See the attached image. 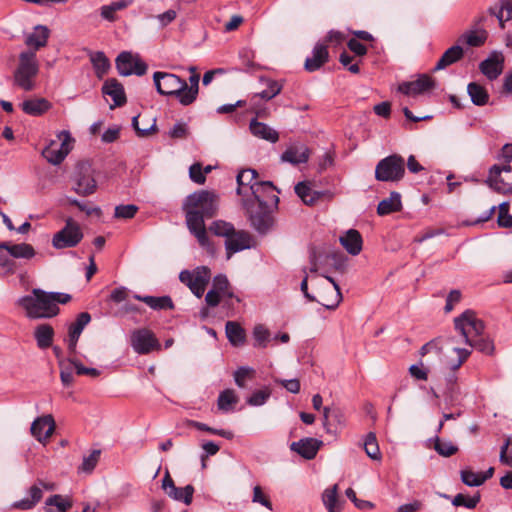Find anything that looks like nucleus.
<instances>
[{"mask_svg":"<svg viewBox=\"0 0 512 512\" xmlns=\"http://www.w3.org/2000/svg\"><path fill=\"white\" fill-rule=\"evenodd\" d=\"M186 223L190 232L202 247L209 245L204 218L213 217L218 210V196L211 191L200 190L186 197L183 204Z\"/></svg>","mask_w":512,"mask_h":512,"instance_id":"1","label":"nucleus"},{"mask_svg":"<svg viewBox=\"0 0 512 512\" xmlns=\"http://www.w3.org/2000/svg\"><path fill=\"white\" fill-rule=\"evenodd\" d=\"M70 299L69 294L34 288L31 294L20 297L17 304L25 310L29 319H49L59 313V303L66 304Z\"/></svg>","mask_w":512,"mask_h":512,"instance_id":"2","label":"nucleus"},{"mask_svg":"<svg viewBox=\"0 0 512 512\" xmlns=\"http://www.w3.org/2000/svg\"><path fill=\"white\" fill-rule=\"evenodd\" d=\"M465 341L461 340V333L437 337L424 344L420 349V355L435 353L440 360L450 369H458L470 356L471 350L462 348Z\"/></svg>","mask_w":512,"mask_h":512,"instance_id":"3","label":"nucleus"},{"mask_svg":"<svg viewBox=\"0 0 512 512\" xmlns=\"http://www.w3.org/2000/svg\"><path fill=\"white\" fill-rule=\"evenodd\" d=\"M243 206L248 214L251 226L260 234H266L274 224L272 207L262 196L257 199H243Z\"/></svg>","mask_w":512,"mask_h":512,"instance_id":"4","label":"nucleus"},{"mask_svg":"<svg viewBox=\"0 0 512 512\" xmlns=\"http://www.w3.org/2000/svg\"><path fill=\"white\" fill-rule=\"evenodd\" d=\"M39 72V63L35 51H23L19 54V63L14 71V84L24 91L35 88L34 79Z\"/></svg>","mask_w":512,"mask_h":512,"instance_id":"5","label":"nucleus"},{"mask_svg":"<svg viewBox=\"0 0 512 512\" xmlns=\"http://www.w3.org/2000/svg\"><path fill=\"white\" fill-rule=\"evenodd\" d=\"M258 173L254 169H243L237 175V194L240 196L251 195L249 199H257L262 197L261 190H276L270 181H256Z\"/></svg>","mask_w":512,"mask_h":512,"instance_id":"6","label":"nucleus"},{"mask_svg":"<svg viewBox=\"0 0 512 512\" xmlns=\"http://www.w3.org/2000/svg\"><path fill=\"white\" fill-rule=\"evenodd\" d=\"M405 174V161L398 154L389 155L378 162L375 178L381 182H398Z\"/></svg>","mask_w":512,"mask_h":512,"instance_id":"7","label":"nucleus"},{"mask_svg":"<svg viewBox=\"0 0 512 512\" xmlns=\"http://www.w3.org/2000/svg\"><path fill=\"white\" fill-rule=\"evenodd\" d=\"M455 332L461 333V340L470 343L474 337H480L485 329L483 321L472 310L464 311L454 319Z\"/></svg>","mask_w":512,"mask_h":512,"instance_id":"8","label":"nucleus"},{"mask_svg":"<svg viewBox=\"0 0 512 512\" xmlns=\"http://www.w3.org/2000/svg\"><path fill=\"white\" fill-rule=\"evenodd\" d=\"M180 281L187 285L191 292L198 298H201L205 292L206 286L211 279L210 269L206 266L196 267L193 271L183 270L179 274Z\"/></svg>","mask_w":512,"mask_h":512,"instance_id":"9","label":"nucleus"},{"mask_svg":"<svg viewBox=\"0 0 512 512\" xmlns=\"http://www.w3.org/2000/svg\"><path fill=\"white\" fill-rule=\"evenodd\" d=\"M153 80L159 94L174 96L180 102L181 95L184 94L185 80L175 74L159 71L153 74Z\"/></svg>","mask_w":512,"mask_h":512,"instance_id":"10","label":"nucleus"},{"mask_svg":"<svg viewBox=\"0 0 512 512\" xmlns=\"http://www.w3.org/2000/svg\"><path fill=\"white\" fill-rule=\"evenodd\" d=\"M61 143L52 140L42 151V156L51 164H60L72 149L73 139L68 131H61L58 134Z\"/></svg>","mask_w":512,"mask_h":512,"instance_id":"11","label":"nucleus"},{"mask_svg":"<svg viewBox=\"0 0 512 512\" xmlns=\"http://www.w3.org/2000/svg\"><path fill=\"white\" fill-rule=\"evenodd\" d=\"M489 186L498 193H512V170L509 164H495L487 179Z\"/></svg>","mask_w":512,"mask_h":512,"instance_id":"12","label":"nucleus"},{"mask_svg":"<svg viewBox=\"0 0 512 512\" xmlns=\"http://www.w3.org/2000/svg\"><path fill=\"white\" fill-rule=\"evenodd\" d=\"M83 238V233L79 225L72 219L66 221L63 229L57 232L52 240L56 249L75 247Z\"/></svg>","mask_w":512,"mask_h":512,"instance_id":"13","label":"nucleus"},{"mask_svg":"<svg viewBox=\"0 0 512 512\" xmlns=\"http://www.w3.org/2000/svg\"><path fill=\"white\" fill-rule=\"evenodd\" d=\"M116 68L121 76L131 74L141 76L147 71V65L139 57H134L132 53L126 51L116 58Z\"/></svg>","mask_w":512,"mask_h":512,"instance_id":"14","label":"nucleus"},{"mask_svg":"<svg viewBox=\"0 0 512 512\" xmlns=\"http://www.w3.org/2000/svg\"><path fill=\"white\" fill-rule=\"evenodd\" d=\"M131 346L138 354H148L160 345L154 334L146 329H137L131 334Z\"/></svg>","mask_w":512,"mask_h":512,"instance_id":"15","label":"nucleus"},{"mask_svg":"<svg viewBox=\"0 0 512 512\" xmlns=\"http://www.w3.org/2000/svg\"><path fill=\"white\" fill-rule=\"evenodd\" d=\"M96 180L89 164H81L78 168L76 186L74 191L81 196H88L95 192Z\"/></svg>","mask_w":512,"mask_h":512,"instance_id":"16","label":"nucleus"},{"mask_svg":"<svg viewBox=\"0 0 512 512\" xmlns=\"http://www.w3.org/2000/svg\"><path fill=\"white\" fill-rule=\"evenodd\" d=\"M311 151L307 145L294 142L287 146L280 156V161L290 163L294 166L307 163L310 158Z\"/></svg>","mask_w":512,"mask_h":512,"instance_id":"17","label":"nucleus"},{"mask_svg":"<svg viewBox=\"0 0 512 512\" xmlns=\"http://www.w3.org/2000/svg\"><path fill=\"white\" fill-rule=\"evenodd\" d=\"M479 69L489 80L497 79L504 69V56L501 52L494 51L488 58L479 64Z\"/></svg>","mask_w":512,"mask_h":512,"instance_id":"18","label":"nucleus"},{"mask_svg":"<svg viewBox=\"0 0 512 512\" xmlns=\"http://www.w3.org/2000/svg\"><path fill=\"white\" fill-rule=\"evenodd\" d=\"M251 247V236L244 230H234L230 236L225 240V249L227 259H230L233 254L240 252Z\"/></svg>","mask_w":512,"mask_h":512,"instance_id":"19","label":"nucleus"},{"mask_svg":"<svg viewBox=\"0 0 512 512\" xmlns=\"http://www.w3.org/2000/svg\"><path fill=\"white\" fill-rule=\"evenodd\" d=\"M90 321V314L88 312H82L77 316L76 321L69 326L68 350L70 353H75L79 337L85 326L88 325Z\"/></svg>","mask_w":512,"mask_h":512,"instance_id":"20","label":"nucleus"},{"mask_svg":"<svg viewBox=\"0 0 512 512\" xmlns=\"http://www.w3.org/2000/svg\"><path fill=\"white\" fill-rule=\"evenodd\" d=\"M433 79L428 75H421L415 81L403 82L398 86V91L405 95H418L434 87Z\"/></svg>","mask_w":512,"mask_h":512,"instance_id":"21","label":"nucleus"},{"mask_svg":"<svg viewBox=\"0 0 512 512\" xmlns=\"http://www.w3.org/2000/svg\"><path fill=\"white\" fill-rule=\"evenodd\" d=\"M102 93L112 98L114 105H111V108L123 106L127 101L123 85L115 78L104 82Z\"/></svg>","mask_w":512,"mask_h":512,"instance_id":"22","label":"nucleus"},{"mask_svg":"<svg viewBox=\"0 0 512 512\" xmlns=\"http://www.w3.org/2000/svg\"><path fill=\"white\" fill-rule=\"evenodd\" d=\"M321 444L322 442L315 438H303L291 443L290 449L303 458L310 460L316 456Z\"/></svg>","mask_w":512,"mask_h":512,"instance_id":"23","label":"nucleus"},{"mask_svg":"<svg viewBox=\"0 0 512 512\" xmlns=\"http://www.w3.org/2000/svg\"><path fill=\"white\" fill-rule=\"evenodd\" d=\"M54 430V418H35L31 425V433L39 442L47 440Z\"/></svg>","mask_w":512,"mask_h":512,"instance_id":"24","label":"nucleus"},{"mask_svg":"<svg viewBox=\"0 0 512 512\" xmlns=\"http://www.w3.org/2000/svg\"><path fill=\"white\" fill-rule=\"evenodd\" d=\"M250 132L253 136L266 140L271 143H276L279 140V133L271 128L269 125L252 119L249 124Z\"/></svg>","mask_w":512,"mask_h":512,"instance_id":"25","label":"nucleus"},{"mask_svg":"<svg viewBox=\"0 0 512 512\" xmlns=\"http://www.w3.org/2000/svg\"><path fill=\"white\" fill-rule=\"evenodd\" d=\"M22 111L30 116H41L52 107V104L45 98L27 99L21 103Z\"/></svg>","mask_w":512,"mask_h":512,"instance_id":"26","label":"nucleus"},{"mask_svg":"<svg viewBox=\"0 0 512 512\" xmlns=\"http://www.w3.org/2000/svg\"><path fill=\"white\" fill-rule=\"evenodd\" d=\"M0 248H5L8 254L15 259H31L36 255L33 246L27 243L0 242Z\"/></svg>","mask_w":512,"mask_h":512,"instance_id":"27","label":"nucleus"},{"mask_svg":"<svg viewBox=\"0 0 512 512\" xmlns=\"http://www.w3.org/2000/svg\"><path fill=\"white\" fill-rule=\"evenodd\" d=\"M190 71L193 72V74L189 77V84L185 81V88H183L184 94L181 95L180 104L184 106H188L192 104L198 95L199 91V80L200 76L195 73V68L191 67Z\"/></svg>","mask_w":512,"mask_h":512,"instance_id":"28","label":"nucleus"},{"mask_svg":"<svg viewBox=\"0 0 512 512\" xmlns=\"http://www.w3.org/2000/svg\"><path fill=\"white\" fill-rule=\"evenodd\" d=\"M328 56L327 47L323 44H316L312 52V57H308L305 61V69L309 72L318 70L328 61Z\"/></svg>","mask_w":512,"mask_h":512,"instance_id":"29","label":"nucleus"},{"mask_svg":"<svg viewBox=\"0 0 512 512\" xmlns=\"http://www.w3.org/2000/svg\"><path fill=\"white\" fill-rule=\"evenodd\" d=\"M339 240L341 245L351 255H358L362 250V237L355 229L348 230Z\"/></svg>","mask_w":512,"mask_h":512,"instance_id":"30","label":"nucleus"},{"mask_svg":"<svg viewBox=\"0 0 512 512\" xmlns=\"http://www.w3.org/2000/svg\"><path fill=\"white\" fill-rule=\"evenodd\" d=\"M49 34L50 31L46 26L37 25L34 31L26 36L25 44L36 51L46 46Z\"/></svg>","mask_w":512,"mask_h":512,"instance_id":"31","label":"nucleus"},{"mask_svg":"<svg viewBox=\"0 0 512 512\" xmlns=\"http://www.w3.org/2000/svg\"><path fill=\"white\" fill-rule=\"evenodd\" d=\"M295 193L306 204L314 205L324 196V192L312 190L308 182H299L295 185Z\"/></svg>","mask_w":512,"mask_h":512,"instance_id":"32","label":"nucleus"},{"mask_svg":"<svg viewBox=\"0 0 512 512\" xmlns=\"http://www.w3.org/2000/svg\"><path fill=\"white\" fill-rule=\"evenodd\" d=\"M402 209L401 195L398 192H391L388 198L379 202L377 213L380 216L388 215L393 212H398Z\"/></svg>","mask_w":512,"mask_h":512,"instance_id":"33","label":"nucleus"},{"mask_svg":"<svg viewBox=\"0 0 512 512\" xmlns=\"http://www.w3.org/2000/svg\"><path fill=\"white\" fill-rule=\"evenodd\" d=\"M28 494L29 497L16 501L13 504V507L21 510H29L35 507L36 504L39 503L43 497V491L41 487L37 484V482L30 487V489L28 490Z\"/></svg>","mask_w":512,"mask_h":512,"instance_id":"34","label":"nucleus"},{"mask_svg":"<svg viewBox=\"0 0 512 512\" xmlns=\"http://www.w3.org/2000/svg\"><path fill=\"white\" fill-rule=\"evenodd\" d=\"M488 12L495 16L500 27L504 28V23L512 19V0H500L499 4L491 6Z\"/></svg>","mask_w":512,"mask_h":512,"instance_id":"35","label":"nucleus"},{"mask_svg":"<svg viewBox=\"0 0 512 512\" xmlns=\"http://www.w3.org/2000/svg\"><path fill=\"white\" fill-rule=\"evenodd\" d=\"M464 50L460 45H453L447 49L438 60L435 70H442L462 59Z\"/></svg>","mask_w":512,"mask_h":512,"instance_id":"36","label":"nucleus"},{"mask_svg":"<svg viewBox=\"0 0 512 512\" xmlns=\"http://www.w3.org/2000/svg\"><path fill=\"white\" fill-rule=\"evenodd\" d=\"M225 332L228 341L233 346H241L245 343L246 333L245 330L240 326L239 323L234 321H228L225 325Z\"/></svg>","mask_w":512,"mask_h":512,"instance_id":"37","label":"nucleus"},{"mask_svg":"<svg viewBox=\"0 0 512 512\" xmlns=\"http://www.w3.org/2000/svg\"><path fill=\"white\" fill-rule=\"evenodd\" d=\"M34 337L40 349H46L52 345L54 329L49 324H40L34 330Z\"/></svg>","mask_w":512,"mask_h":512,"instance_id":"38","label":"nucleus"},{"mask_svg":"<svg viewBox=\"0 0 512 512\" xmlns=\"http://www.w3.org/2000/svg\"><path fill=\"white\" fill-rule=\"evenodd\" d=\"M134 297L137 300L144 302L154 310H167L174 308L173 301L169 296L155 297L135 295Z\"/></svg>","mask_w":512,"mask_h":512,"instance_id":"39","label":"nucleus"},{"mask_svg":"<svg viewBox=\"0 0 512 512\" xmlns=\"http://www.w3.org/2000/svg\"><path fill=\"white\" fill-rule=\"evenodd\" d=\"M467 92L472 103L476 106H484L489 101V94L486 88L476 82L468 84Z\"/></svg>","mask_w":512,"mask_h":512,"instance_id":"40","label":"nucleus"},{"mask_svg":"<svg viewBox=\"0 0 512 512\" xmlns=\"http://www.w3.org/2000/svg\"><path fill=\"white\" fill-rule=\"evenodd\" d=\"M260 81L263 82L267 86V88L261 91L260 93L254 94L252 100L257 97H260L261 99L268 101L277 96L282 90V85L275 80L261 77Z\"/></svg>","mask_w":512,"mask_h":512,"instance_id":"41","label":"nucleus"},{"mask_svg":"<svg viewBox=\"0 0 512 512\" xmlns=\"http://www.w3.org/2000/svg\"><path fill=\"white\" fill-rule=\"evenodd\" d=\"M218 408L224 412L229 413L233 410L238 403V397L233 389H226L219 394Z\"/></svg>","mask_w":512,"mask_h":512,"instance_id":"42","label":"nucleus"},{"mask_svg":"<svg viewBox=\"0 0 512 512\" xmlns=\"http://www.w3.org/2000/svg\"><path fill=\"white\" fill-rule=\"evenodd\" d=\"M487 39V32L483 29L481 30H470L462 34L458 41L464 42L472 47H479L484 44Z\"/></svg>","mask_w":512,"mask_h":512,"instance_id":"43","label":"nucleus"},{"mask_svg":"<svg viewBox=\"0 0 512 512\" xmlns=\"http://www.w3.org/2000/svg\"><path fill=\"white\" fill-rule=\"evenodd\" d=\"M327 279V281H329V283L331 285H328L325 290L326 292H330L332 294V298L330 301H323L321 302V305H323L325 308L327 309H335L339 303L341 302L342 300V295H341V292H340V288L338 286V284L335 282V280L330 277V276H326L325 277Z\"/></svg>","mask_w":512,"mask_h":512,"instance_id":"44","label":"nucleus"},{"mask_svg":"<svg viewBox=\"0 0 512 512\" xmlns=\"http://www.w3.org/2000/svg\"><path fill=\"white\" fill-rule=\"evenodd\" d=\"M129 5L127 0L112 2L109 5H103L100 8V15L103 19L113 22L116 20L117 11L125 9Z\"/></svg>","mask_w":512,"mask_h":512,"instance_id":"45","label":"nucleus"},{"mask_svg":"<svg viewBox=\"0 0 512 512\" xmlns=\"http://www.w3.org/2000/svg\"><path fill=\"white\" fill-rule=\"evenodd\" d=\"M48 506L47 512H66L71 506V502L59 494L47 498L45 502Z\"/></svg>","mask_w":512,"mask_h":512,"instance_id":"46","label":"nucleus"},{"mask_svg":"<svg viewBox=\"0 0 512 512\" xmlns=\"http://www.w3.org/2000/svg\"><path fill=\"white\" fill-rule=\"evenodd\" d=\"M323 502L329 512H341L342 506L337 497V485L324 491Z\"/></svg>","mask_w":512,"mask_h":512,"instance_id":"47","label":"nucleus"},{"mask_svg":"<svg viewBox=\"0 0 512 512\" xmlns=\"http://www.w3.org/2000/svg\"><path fill=\"white\" fill-rule=\"evenodd\" d=\"M90 60L94 66L97 77L102 78L108 71L110 64L103 52H94L90 56Z\"/></svg>","mask_w":512,"mask_h":512,"instance_id":"48","label":"nucleus"},{"mask_svg":"<svg viewBox=\"0 0 512 512\" xmlns=\"http://www.w3.org/2000/svg\"><path fill=\"white\" fill-rule=\"evenodd\" d=\"M460 479L469 487H479L483 485L480 472H474L470 467L460 470Z\"/></svg>","mask_w":512,"mask_h":512,"instance_id":"49","label":"nucleus"},{"mask_svg":"<svg viewBox=\"0 0 512 512\" xmlns=\"http://www.w3.org/2000/svg\"><path fill=\"white\" fill-rule=\"evenodd\" d=\"M100 455L101 450L94 449L88 456H84L82 464L78 468L79 472L91 473L99 462Z\"/></svg>","mask_w":512,"mask_h":512,"instance_id":"50","label":"nucleus"},{"mask_svg":"<svg viewBox=\"0 0 512 512\" xmlns=\"http://www.w3.org/2000/svg\"><path fill=\"white\" fill-rule=\"evenodd\" d=\"M271 396V390L268 387L254 391L246 400L250 406H262Z\"/></svg>","mask_w":512,"mask_h":512,"instance_id":"51","label":"nucleus"},{"mask_svg":"<svg viewBox=\"0 0 512 512\" xmlns=\"http://www.w3.org/2000/svg\"><path fill=\"white\" fill-rule=\"evenodd\" d=\"M209 230L214 233L216 236H221L227 238L234 232V226L223 220L213 221L209 227Z\"/></svg>","mask_w":512,"mask_h":512,"instance_id":"52","label":"nucleus"},{"mask_svg":"<svg viewBox=\"0 0 512 512\" xmlns=\"http://www.w3.org/2000/svg\"><path fill=\"white\" fill-rule=\"evenodd\" d=\"M194 494V487L192 485H187L184 488L176 487V492H168V496L176 501H181L186 505H189L192 502Z\"/></svg>","mask_w":512,"mask_h":512,"instance_id":"53","label":"nucleus"},{"mask_svg":"<svg viewBox=\"0 0 512 512\" xmlns=\"http://www.w3.org/2000/svg\"><path fill=\"white\" fill-rule=\"evenodd\" d=\"M364 449L366 454L374 460L380 459V450L374 433L370 432L367 434Z\"/></svg>","mask_w":512,"mask_h":512,"instance_id":"54","label":"nucleus"},{"mask_svg":"<svg viewBox=\"0 0 512 512\" xmlns=\"http://www.w3.org/2000/svg\"><path fill=\"white\" fill-rule=\"evenodd\" d=\"M16 270V263L5 248H0V273L1 274H13Z\"/></svg>","mask_w":512,"mask_h":512,"instance_id":"55","label":"nucleus"},{"mask_svg":"<svg viewBox=\"0 0 512 512\" xmlns=\"http://www.w3.org/2000/svg\"><path fill=\"white\" fill-rule=\"evenodd\" d=\"M212 288L221 293L223 297L232 298L233 293L229 291V281L225 275H217L213 279Z\"/></svg>","mask_w":512,"mask_h":512,"instance_id":"56","label":"nucleus"},{"mask_svg":"<svg viewBox=\"0 0 512 512\" xmlns=\"http://www.w3.org/2000/svg\"><path fill=\"white\" fill-rule=\"evenodd\" d=\"M480 501V495L476 494L472 497H467L462 493H459L454 496L452 499V504L456 507L463 506L468 509H473L477 506Z\"/></svg>","mask_w":512,"mask_h":512,"instance_id":"57","label":"nucleus"},{"mask_svg":"<svg viewBox=\"0 0 512 512\" xmlns=\"http://www.w3.org/2000/svg\"><path fill=\"white\" fill-rule=\"evenodd\" d=\"M465 345H468L470 348H475L487 355H491L494 352V344L488 338L471 339L470 343H465Z\"/></svg>","mask_w":512,"mask_h":512,"instance_id":"58","label":"nucleus"},{"mask_svg":"<svg viewBox=\"0 0 512 512\" xmlns=\"http://www.w3.org/2000/svg\"><path fill=\"white\" fill-rule=\"evenodd\" d=\"M255 371L253 368L247 366H241L234 372V381L236 385L240 388H244L246 386V379L251 378L254 375Z\"/></svg>","mask_w":512,"mask_h":512,"instance_id":"59","label":"nucleus"},{"mask_svg":"<svg viewBox=\"0 0 512 512\" xmlns=\"http://www.w3.org/2000/svg\"><path fill=\"white\" fill-rule=\"evenodd\" d=\"M189 424L194 426L195 428L199 429V430H204V431H207L211 434H215V435H219L221 437H224L226 439H232L234 437V433L230 430H224V429H214V428H211L209 426H207L206 424H203L201 422H197V421H189Z\"/></svg>","mask_w":512,"mask_h":512,"instance_id":"60","label":"nucleus"},{"mask_svg":"<svg viewBox=\"0 0 512 512\" xmlns=\"http://www.w3.org/2000/svg\"><path fill=\"white\" fill-rule=\"evenodd\" d=\"M253 336L256 341L255 346L266 347L270 339V332L263 325H257L253 330Z\"/></svg>","mask_w":512,"mask_h":512,"instance_id":"61","label":"nucleus"},{"mask_svg":"<svg viewBox=\"0 0 512 512\" xmlns=\"http://www.w3.org/2000/svg\"><path fill=\"white\" fill-rule=\"evenodd\" d=\"M138 211V207L134 204L119 205L115 207L114 216L116 218L131 219Z\"/></svg>","mask_w":512,"mask_h":512,"instance_id":"62","label":"nucleus"},{"mask_svg":"<svg viewBox=\"0 0 512 512\" xmlns=\"http://www.w3.org/2000/svg\"><path fill=\"white\" fill-rule=\"evenodd\" d=\"M322 422V426L325 429L326 433L331 436H336L339 430L342 427V422L340 418H320Z\"/></svg>","mask_w":512,"mask_h":512,"instance_id":"63","label":"nucleus"},{"mask_svg":"<svg viewBox=\"0 0 512 512\" xmlns=\"http://www.w3.org/2000/svg\"><path fill=\"white\" fill-rule=\"evenodd\" d=\"M500 461L512 467V440L508 439L501 447Z\"/></svg>","mask_w":512,"mask_h":512,"instance_id":"64","label":"nucleus"}]
</instances>
